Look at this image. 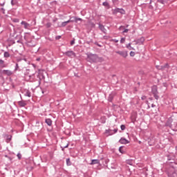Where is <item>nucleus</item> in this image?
<instances>
[{"instance_id":"39448f33","label":"nucleus","mask_w":177,"mask_h":177,"mask_svg":"<svg viewBox=\"0 0 177 177\" xmlns=\"http://www.w3.org/2000/svg\"><path fill=\"white\" fill-rule=\"evenodd\" d=\"M117 13H120V15H125V10L122 8H115L113 10V15H117Z\"/></svg>"},{"instance_id":"e433bc0d","label":"nucleus","mask_w":177,"mask_h":177,"mask_svg":"<svg viewBox=\"0 0 177 177\" xmlns=\"http://www.w3.org/2000/svg\"><path fill=\"white\" fill-rule=\"evenodd\" d=\"M158 2H159L160 3H162V5H164V0H158Z\"/></svg>"},{"instance_id":"a878e982","label":"nucleus","mask_w":177,"mask_h":177,"mask_svg":"<svg viewBox=\"0 0 177 177\" xmlns=\"http://www.w3.org/2000/svg\"><path fill=\"white\" fill-rule=\"evenodd\" d=\"M103 6H106V7H109L110 5L109 4V3L107 1H104L102 3Z\"/></svg>"},{"instance_id":"2f4dec72","label":"nucleus","mask_w":177,"mask_h":177,"mask_svg":"<svg viewBox=\"0 0 177 177\" xmlns=\"http://www.w3.org/2000/svg\"><path fill=\"white\" fill-rule=\"evenodd\" d=\"M119 151H120V153H121L122 154H124V150H122V147H120V148H119Z\"/></svg>"},{"instance_id":"b1692460","label":"nucleus","mask_w":177,"mask_h":177,"mask_svg":"<svg viewBox=\"0 0 177 177\" xmlns=\"http://www.w3.org/2000/svg\"><path fill=\"white\" fill-rule=\"evenodd\" d=\"M66 165L68 167H70V165H71V160H70V158H66Z\"/></svg>"},{"instance_id":"20e7f679","label":"nucleus","mask_w":177,"mask_h":177,"mask_svg":"<svg viewBox=\"0 0 177 177\" xmlns=\"http://www.w3.org/2000/svg\"><path fill=\"white\" fill-rule=\"evenodd\" d=\"M151 91L155 99L156 100H158L159 97H158V91H157V87L153 86Z\"/></svg>"},{"instance_id":"f704fd0d","label":"nucleus","mask_w":177,"mask_h":177,"mask_svg":"<svg viewBox=\"0 0 177 177\" xmlns=\"http://www.w3.org/2000/svg\"><path fill=\"white\" fill-rule=\"evenodd\" d=\"M130 56H131V57H133V56H135V52L131 51L130 52Z\"/></svg>"},{"instance_id":"9d476101","label":"nucleus","mask_w":177,"mask_h":177,"mask_svg":"<svg viewBox=\"0 0 177 177\" xmlns=\"http://www.w3.org/2000/svg\"><path fill=\"white\" fill-rule=\"evenodd\" d=\"M99 28L102 32H104V34H106L107 32V30H106V28H104V26H103L101 24H98Z\"/></svg>"},{"instance_id":"aec40b11","label":"nucleus","mask_w":177,"mask_h":177,"mask_svg":"<svg viewBox=\"0 0 177 177\" xmlns=\"http://www.w3.org/2000/svg\"><path fill=\"white\" fill-rule=\"evenodd\" d=\"M3 57L6 58L10 57V54L9 52L6 51L4 52Z\"/></svg>"},{"instance_id":"8fccbe9b","label":"nucleus","mask_w":177,"mask_h":177,"mask_svg":"<svg viewBox=\"0 0 177 177\" xmlns=\"http://www.w3.org/2000/svg\"><path fill=\"white\" fill-rule=\"evenodd\" d=\"M124 26H120V28H122Z\"/></svg>"},{"instance_id":"c03bdc74","label":"nucleus","mask_w":177,"mask_h":177,"mask_svg":"<svg viewBox=\"0 0 177 177\" xmlns=\"http://www.w3.org/2000/svg\"><path fill=\"white\" fill-rule=\"evenodd\" d=\"M67 147H68V144H67V145L64 147V149H67Z\"/></svg>"},{"instance_id":"f03ea898","label":"nucleus","mask_w":177,"mask_h":177,"mask_svg":"<svg viewBox=\"0 0 177 177\" xmlns=\"http://www.w3.org/2000/svg\"><path fill=\"white\" fill-rule=\"evenodd\" d=\"M114 52L117 53V55H119V56H121V57H124V59L128 57V51L126 50H114Z\"/></svg>"},{"instance_id":"473e14b6","label":"nucleus","mask_w":177,"mask_h":177,"mask_svg":"<svg viewBox=\"0 0 177 177\" xmlns=\"http://www.w3.org/2000/svg\"><path fill=\"white\" fill-rule=\"evenodd\" d=\"M17 158L19 160H21V153H18L17 155Z\"/></svg>"},{"instance_id":"6e6552de","label":"nucleus","mask_w":177,"mask_h":177,"mask_svg":"<svg viewBox=\"0 0 177 177\" xmlns=\"http://www.w3.org/2000/svg\"><path fill=\"white\" fill-rule=\"evenodd\" d=\"M64 55L68 57H75V53L73 50L66 51Z\"/></svg>"},{"instance_id":"3c124183","label":"nucleus","mask_w":177,"mask_h":177,"mask_svg":"<svg viewBox=\"0 0 177 177\" xmlns=\"http://www.w3.org/2000/svg\"><path fill=\"white\" fill-rule=\"evenodd\" d=\"M17 42L19 43V42H20V41L18 40Z\"/></svg>"},{"instance_id":"7c9ffc66","label":"nucleus","mask_w":177,"mask_h":177,"mask_svg":"<svg viewBox=\"0 0 177 177\" xmlns=\"http://www.w3.org/2000/svg\"><path fill=\"white\" fill-rule=\"evenodd\" d=\"M120 129H122V131H125V129H126L125 125L122 124V125L120 126Z\"/></svg>"},{"instance_id":"1a4fd4ad","label":"nucleus","mask_w":177,"mask_h":177,"mask_svg":"<svg viewBox=\"0 0 177 177\" xmlns=\"http://www.w3.org/2000/svg\"><path fill=\"white\" fill-rule=\"evenodd\" d=\"M2 74H4L5 75H8L9 77L10 75H13V72H12V71L10 70H3Z\"/></svg>"},{"instance_id":"a211bd4d","label":"nucleus","mask_w":177,"mask_h":177,"mask_svg":"<svg viewBox=\"0 0 177 177\" xmlns=\"http://www.w3.org/2000/svg\"><path fill=\"white\" fill-rule=\"evenodd\" d=\"M168 176L169 177H177V174L176 172L169 173Z\"/></svg>"},{"instance_id":"603ef678","label":"nucleus","mask_w":177,"mask_h":177,"mask_svg":"<svg viewBox=\"0 0 177 177\" xmlns=\"http://www.w3.org/2000/svg\"><path fill=\"white\" fill-rule=\"evenodd\" d=\"M58 38H60V36H59Z\"/></svg>"},{"instance_id":"c9c22d12","label":"nucleus","mask_w":177,"mask_h":177,"mask_svg":"<svg viewBox=\"0 0 177 177\" xmlns=\"http://www.w3.org/2000/svg\"><path fill=\"white\" fill-rule=\"evenodd\" d=\"M51 26H52V24H50V23H47V24H46V27H47L48 28H50Z\"/></svg>"},{"instance_id":"9b49d317","label":"nucleus","mask_w":177,"mask_h":177,"mask_svg":"<svg viewBox=\"0 0 177 177\" xmlns=\"http://www.w3.org/2000/svg\"><path fill=\"white\" fill-rule=\"evenodd\" d=\"M119 142H120L121 145H128V143H129V141L124 138H121L119 140Z\"/></svg>"},{"instance_id":"7ed1b4c3","label":"nucleus","mask_w":177,"mask_h":177,"mask_svg":"<svg viewBox=\"0 0 177 177\" xmlns=\"http://www.w3.org/2000/svg\"><path fill=\"white\" fill-rule=\"evenodd\" d=\"M118 132V129H106L105 130V133L108 135V136H111V135H114V133H117Z\"/></svg>"},{"instance_id":"bb28decb","label":"nucleus","mask_w":177,"mask_h":177,"mask_svg":"<svg viewBox=\"0 0 177 177\" xmlns=\"http://www.w3.org/2000/svg\"><path fill=\"white\" fill-rule=\"evenodd\" d=\"M108 100L109 102H113V95H109Z\"/></svg>"},{"instance_id":"f3484780","label":"nucleus","mask_w":177,"mask_h":177,"mask_svg":"<svg viewBox=\"0 0 177 177\" xmlns=\"http://www.w3.org/2000/svg\"><path fill=\"white\" fill-rule=\"evenodd\" d=\"M0 66L1 67V68L6 67V66L5 65V61H3V59H0Z\"/></svg>"},{"instance_id":"f257e3e1","label":"nucleus","mask_w":177,"mask_h":177,"mask_svg":"<svg viewBox=\"0 0 177 177\" xmlns=\"http://www.w3.org/2000/svg\"><path fill=\"white\" fill-rule=\"evenodd\" d=\"M87 59L90 63H96L99 60V57L96 54H89Z\"/></svg>"},{"instance_id":"4468645a","label":"nucleus","mask_w":177,"mask_h":177,"mask_svg":"<svg viewBox=\"0 0 177 177\" xmlns=\"http://www.w3.org/2000/svg\"><path fill=\"white\" fill-rule=\"evenodd\" d=\"M45 122L48 125V127H52V120L50 118L46 119Z\"/></svg>"},{"instance_id":"cd10ccee","label":"nucleus","mask_w":177,"mask_h":177,"mask_svg":"<svg viewBox=\"0 0 177 177\" xmlns=\"http://www.w3.org/2000/svg\"><path fill=\"white\" fill-rule=\"evenodd\" d=\"M111 42H115V44H117L118 42H119V40L117 39H111Z\"/></svg>"},{"instance_id":"a19ab883","label":"nucleus","mask_w":177,"mask_h":177,"mask_svg":"<svg viewBox=\"0 0 177 177\" xmlns=\"http://www.w3.org/2000/svg\"><path fill=\"white\" fill-rule=\"evenodd\" d=\"M129 31V30L125 29L124 30H123V32L125 33V32H128Z\"/></svg>"},{"instance_id":"0eeeda50","label":"nucleus","mask_w":177,"mask_h":177,"mask_svg":"<svg viewBox=\"0 0 177 177\" xmlns=\"http://www.w3.org/2000/svg\"><path fill=\"white\" fill-rule=\"evenodd\" d=\"M21 26H24V28H25V30H30V27H31V25H30V24L26 22V21H22L21 22Z\"/></svg>"},{"instance_id":"72a5a7b5","label":"nucleus","mask_w":177,"mask_h":177,"mask_svg":"<svg viewBox=\"0 0 177 177\" xmlns=\"http://www.w3.org/2000/svg\"><path fill=\"white\" fill-rule=\"evenodd\" d=\"M125 42V38L122 37L120 39V44H124Z\"/></svg>"},{"instance_id":"de8ad7c7","label":"nucleus","mask_w":177,"mask_h":177,"mask_svg":"<svg viewBox=\"0 0 177 177\" xmlns=\"http://www.w3.org/2000/svg\"><path fill=\"white\" fill-rule=\"evenodd\" d=\"M151 107H156V105L154 104H152Z\"/></svg>"},{"instance_id":"58836bf2","label":"nucleus","mask_w":177,"mask_h":177,"mask_svg":"<svg viewBox=\"0 0 177 177\" xmlns=\"http://www.w3.org/2000/svg\"><path fill=\"white\" fill-rule=\"evenodd\" d=\"M95 45H97V46H99L100 48H102V45L99 44V43L95 42Z\"/></svg>"},{"instance_id":"ea45409f","label":"nucleus","mask_w":177,"mask_h":177,"mask_svg":"<svg viewBox=\"0 0 177 177\" xmlns=\"http://www.w3.org/2000/svg\"><path fill=\"white\" fill-rule=\"evenodd\" d=\"M142 100H146V96L143 95L141 97Z\"/></svg>"},{"instance_id":"2eb2a0df","label":"nucleus","mask_w":177,"mask_h":177,"mask_svg":"<svg viewBox=\"0 0 177 177\" xmlns=\"http://www.w3.org/2000/svg\"><path fill=\"white\" fill-rule=\"evenodd\" d=\"M90 164H91V165H93L95 164H100V160H99L97 159H93L91 160V162Z\"/></svg>"},{"instance_id":"dca6fc26","label":"nucleus","mask_w":177,"mask_h":177,"mask_svg":"<svg viewBox=\"0 0 177 177\" xmlns=\"http://www.w3.org/2000/svg\"><path fill=\"white\" fill-rule=\"evenodd\" d=\"M68 23L67 21L62 22V24H58V27H66L67 26Z\"/></svg>"},{"instance_id":"c756f323","label":"nucleus","mask_w":177,"mask_h":177,"mask_svg":"<svg viewBox=\"0 0 177 177\" xmlns=\"http://www.w3.org/2000/svg\"><path fill=\"white\" fill-rule=\"evenodd\" d=\"M18 70H19V64H16L14 71H17Z\"/></svg>"},{"instance_id":"4c0bfd02","label":"nucleus","mask_w":177,"mask_h":177,"mask_svg":"<svg viewBox=\"0 0 177 177\" xmlns=\"http://www.w3.org/2000/svg\"><path fill=\"white\" fill-rule=\"evenodd\" d=\"M74 44H75V40H72L71 41V45H74Z\"/></svg>"},{"instance_id":"864d4df0","label":"nucleus","mask_w":177,"mask_h":177,"mask_svg":"<svg viewBox=\"0 0 177 177\" xmlns=\"http://www.w3.org/2000/svg\"><path fill=\"white\" fill-rule=\"evenodd\" d=\"M58 38H60V36H59Z\"/></svg>"},{"instance_id":"423d86ee","label":"nucleus","mask_w":177,"mask_h":177,"mask_svg":"<svg viewBox=\"0 0 177 177\" xmlns=\"http://www.w3.org/2000/svg\"><path fill=\"white\" fill-rule=\"evenodd\" d=\"M174 122V116H171L167 120V121L165 124L166 127H169V128H172V122Z\"/></svg>"},{"instance_id":"ddd939ff","label":"nucleus","mask_w":177,"mask_h":177,"mask_svg":"<svg viewBox=\"0 0 177 177\" xmlns=\"http://www.w3.org/2000/svg\"><path fill=\"white\" fill-rule=\"evenodd\" d=\"M18 104L19 106H20V107H24L27 106V103H26V101H19Z\"/></svg>"},{"instance_id":"37998d69","label":"nucleus","mask_w":177,"mask_h":177,"mask_svg":"<svg viewBox=\"0 0 177 177\" xmlns=\"http://www.w3.org/2000/svg\"><path fill=\"white\" fill-rule=\"evenodd\" d=\"M36 60H37V62H39L41 60V58L40 57L37 58Z\"/></svg>"},{"instance_id":"c85d7f7f","label":"nucleus","mask_w":177,"mask_h":177,"mask_svg":"<svg viewBox=\"0 0 177 177\" xmlns=\"http://www.w3.org/2000/svg\"><path fill=\"white\" fill-rule=\"evenodd\" d=\"M12 140V136H8L7 142H9Z\"/></svg>"},{"instance_id":"4be33fe9","label":"nucleus","mask_w":177,"mask_h":177,"mask_svg":"<svg viewBox=\"0 0 177 177\" xmlns=\"http://www.w3.org/2000/svg\"><path fill=\"white\" fill-rule=\"evenodd\" d=\"M25 96H28V97H31V92H30V91H27L25 94Z\"/></svg>"},{"instance_id":"5fc2aeb1","label":"nucleus","mask_w":177,"mask_h":177,"mask_svg":"<svg viewBox=\"0 0 177 177\" xmlns=\"http://www.w3.org/2000/svg\"><path fill=\"white\" fill-rule=\"evenodd\" d=\"M72 20H74V19H72Z\"/></svg>"},{"instance_id":"6e6d98bb","label":"nucleus","mask_w":177,"mask_h":177,"mask_svg":"<svg viewBox=\"0 0 177 177\" xmlns=\"http://www.w3.org/2000/svg\"><path fill=\"white\" fill-rule=\"evenodd\" d=\"M0 27H1V24H0Z\"/></svg>"},{"instance_id":"412c9836","label":"nucleus","mask_w":177,"mask_h":177,"mask_svg":"<svg viewBox=\"0 0 177 177\" xmlns=\"http://www.w3.org/2000/svg\"><path fill=\"white\" fill-rule=\"evenodd\" d=\"M73 19H74L75 23H77L78 21H82V19L78 18V17H74Z\"/></svg>"},{"instance_id":"a18cd8bd","label":"nucleus","mask_w":177,"mask_h":177,"mask_svg":"<svg viewBox=\"0 0 177 177\" xmlns=\"http://www.w3.org/2000/svg\"><path fill=\"white\" fill-rule=\"evenodd\" d=\"M15 21L16 23H19V19H15Z\"/></svg>"},{"instance_id":"f8f14e48","label":"nucleus","mask_w":177,"mask_h":177,"mask_svg":"<svg viewBox=\"0 0 177 177\" xmlns=\"http://www.w3.org/2000/svg\"><path fill=\"white\" fill-rule=\"evenodd\" d=\"M145 42V37H140V39L136 40V43L142 45Z\"/></svg>"},{"instance_id":"5701e85b","label":"nucleus","mask_w":177,"mask_h":177,"mask_svg":"<svg viewBox=\"0 0 177 177\" xmlns=\"http://www.w3.org/2000/svg\"><path fill=\"white\" fill-rule=\"evenodd\" d=\"M73 19H74V17H71L69 20L66 21V23H68H68H74L75 20H73Z\"/></svg>"},{"instance_id":"49530a36","label":"nucleus","mask_w":177,"mask_h":177,"mask_svg":"<svg viewBox=\"0 0 177 177\" xmlns=\"http://www.w3.org/2000/svg\"><path fill=\"white\" fill-rule=\"evenodd\" d=\"M129 46H131V44H129L127 46V48H129Z\"/></svg>"},{"instance_id":"09e8293b","label":"nucleus","mask_w":177,"mask_h":177,"mask_svg":"<svg viewBox=\"0 0 177 177\" xmlns=\"http://www.w3.org/2000/svg\"><path fill=\"white\" fill-rule=\"evenodd\" d=\"M57 19H53V22L55 23V21H57Z\"/></svg>"},{"instance_id":"79ce46f5","label":"nucleus","mask_w":177,"mask_h":177,"mask_svg":"<svg viewBox=\"0 0 177 177\" xmlns=\"http://www.w3.org/2000/svg\"><path fill=\"white\" fill-rule=\"evenodd\" d=\"M1 11L3 12V15H5V8H2Z\"/></svg>"},{"instance_id":"6ab92c4d","label":"nucleus","mask_w":177,"mask_h":177,"mask_svg":"<svg viewBox=\"0 0 177 177\" xmlns=\"http://www.w3.org/2000/svg\"><path fill=\"white\" fill-rule=\"evenodd\" d=\"M100 122L102 124H106V117L102 116L100 118Z\"/></svg>"},{"instance_id":"393cba45","label":"nucleus","mask_w":177,"mask_h":177,"mask_svg":"<svg viewBox=\"0 0 177 177\" xmlns=\"http://www.w3.org/2000/svg\"><path fill=\"white\" fill-rule=\"evenodd\" d=\"M17 3V0H11V5L15 6Z\"/></svg>"}]
</instances>
